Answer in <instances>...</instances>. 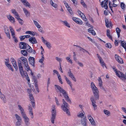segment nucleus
<instances>
[{
  "mask_svg": "<svg viewBox=\"0 0 126 126\" xmlns=\"http://www.w3.org/2000/svg\"><path fill=\"white\" fill-rule=\"evenodd\" d=\"M25 33L27 34H29L33 36L35 35V34L34 33V32L32 31H27Z\"/></svg>",
  "mask_w": 126,
  "mask_h": 126,
  "instance_id": "nucleus-30",
  "label": "nucleus"
},
{
  "mask_svg": "<svg viewBox=\"0 0 126 126\" xmlns=\"http://www.w3.org/2000/svg\"><path fill=\"white\" fill-rule=\"evenodd\" d=\"M41 38L43 42L47 46V47L49 49L51 47V46L50 43L48 42L47 41L45 40L43 37H41Z\"/></svg>",
  "mask_w": 126,
  "mask_h": 126,
  "instance_id": "nucleus-10",
  "label": "nucleus"
},
{
  "mask_svg": "<svg viewBox=\"0 0 126 126\" xmlns=\"http://www.w3.org/2000/svg\"><path fill=\"white\" fill-rule=\"evenodd\" d=\"M120 6L121 8L123 10H125V9L126 5L123 2H121L120 4Z\"/></svg>",
  "mask_w": 126,
  "mask_h": 126,
  "instance_id": "nucleus-33",
  "label": "nucleus"
},
{
  "mask_svg": "<svg viewBox=\"0 0 126 126\" xmlns=\"http://www.w3.org/2000/svg\"><path fill=\"white\" fill-rule=\"evenodd\" d=\"M106 47L109 48H110L112 47V46L111 44L109 43H107L106 44Z\"/></svg>",
  "mask_w": 126,
  "mask_h": 126,
  "instance_id": "nucleus-44",
  "label": "nucleus"
},
{
  "mask_svg": "<svg viewBox=\"0 0 126 126\" xmlns=\"http://www.w3.org/2000/svg\"><path fill=\"white\" fill-rule=\"evenodd\" d=\"M120 41L121 42V46L124 48L126 50V42L125 44V41Z\"/></svg>",
  "mask_w": 126,
  "mask_h": 126,
  "instance_id": "nucleus-28",
  "label": "nucleus"
},
{
  "mask_svg": "<svg viewBox=\"0 0 126 126\" xmlns=\"http://www.w3.org/2000/svg\"><path fill=\"white\" fill-rule=\"evenodd\" d=\"M19 46L20 48L26 49L28 47H29V45L25 42H21L20 43Z\"/></svg>",
  "mask_w": 126,
  "mask_h": 126,
  "instance_id": "nucleus-7",
  "label": "nucleus"
},
{
  "mask_svg": "<svg viewBox=\"0 0 126 126\" xmlns=\"http://www.w3.org/2000/svg\"><path fill=\"white\" fill-rule=\"evenodd\" d=\"M58 79L59 80V82L61 84H62L63 83V82L62 81V79L60 75H59V77H58Z\"/></svg>",
  "mask_w": 126,
  "mask_h": 126,
  "instance_id": "nucleus-51",
  "label": "nucleus"
},
{
  "mask_svg": "<svg viewBox=\"0 0 126 126\" xmlns=\"http://www.w3.org/2000/svg\"><path fill=\"white\" fill-rule=\"evenodd\" d=\"M38 28V30L39 32H41L42 33H44V31L43 30L42 28L41 27V26L40 28Z\"/></svg>",
  "mask_w": 126,
  "mask_h": 126,
  "instance_id": "nucleus-47",
  "label": "nucleus"
},
{
  "mask_svg": "<svg viewBox=\"0 0 126 126\" xmlns=\"http://www.w3.org/2000/svg\"><path fill=\"white\" fill-rule=\"evenodd\" d=\"M72 19L77 23L79 25H82L83 23L82 22L81 20L78 18L73 17L72 18Z\"/></svg>",
  "mask_w": 126,
  "mask_h": 126,
  "instance_id": "nucleus-11",
  "label": "nucleus"
},
{
  "mask_svg": "<svg viewBox=\"0 0 126 126\" xmlns=\"http://www.w3.org/2000/svg\"><path fill=\"white\" fill-rule=\"evenodd\" d=\"M56 60L58 62H60H60H61L62 61V59L59 58L58 57H56L55 58Z\"/></svg>",
  "mask_w": 126,
  "mask_h": 126,
  "instance_id": "nucleus-53",
  "label": "nucleus"
},
{
  "mask_svg": "<svg viewBox=\"0 0 126 126\" xmlns=\"http://www.w3.org/2000/svg\"><path fill=\"white\" fill-rule=\"evenodd\" d=\"M116 31L118 35V37L120 36V33L121 32V30L118 28H117L116 29Z\"/></svg>",
  "mask_w": 126,
  "mask_h": 126,
  "instance_id": "nucleus-27",
  "label": "nucleus"
},
{
  "mask_svg": "<svg viewBox=\"0 0 126 126\" xmlns=\"http://www.w3.org/2000/svg\"><path fill=\"white\" fill-rule=\"evenodd\" d=\"M15 16V18L17 19L18 20H19V19H20L18 14H17V15H16Z\"/></svg>",
  "mask_w": 126,
  "mask_h": 126,
  "instance_id": "nucleus-64",
  "label": "nucleus"
},
{
  "mask_svg": "<svg viewBox=\"0 0 126 126\" xmlns=\"http://www.w3.org/2000/svg\"><path fill=\"white\" fill-rule=\"evenodd\" d=\"M89 120L92 125L94 126H95L96 123L94 119H90Z\"/></svg>",
  "mask_w": 126,
  "mask_h": 126,
  "instance_id": "nucleus-25",
  "label": "nucleus"
},
{
  "mask_svg": "<svg viewBox=\"0 0 126 126\" xmlns=\"http://www.w3.org/2000/svg\"><path fill=\"white\" fill-rule=\"evenodd\" d=\"M31 102L32 107L33 108H34L35 106V103L34 102V101H32Z\"/></svg>",
  "mask_w": 126,
  "mask_h": 126,
  "instance_id": "nucleus-52",
  "label": "nucleus"
},
{
  "mask_svg": "<svg viewBox=\"0 0 126 126\" xmlns=\"http://www.w3.org/2000/svg\"><path fill=\"white\" fill-rule=\"evenodd\" d=\"M52 108V117L51 118H55L56 115V112L55 108V106L53 105Z\"/></svg>",
  "mask_w": 126,
  "mask_h": 126,
  "instance_id": "nucleus-8",
  "label": "nucleus"
},
{
  "mask_svg": "<svg viewBox=\"0 0 126 126\" xmlns=\"http://www.w3.org/2000/svg\"><path fill=\"white\" fill-rule=\"evenodd\" d=\"M93 27H92L91 28H90L88 29V31L89 33H91L93 35H95L96 34L95 31L93 30Z\"/></svg>",
  "mask_w": 126,
  "mask_h": 126,
  "instance_id": "nucleus-17",
  "label": "nucleus"
},
{
  "mask_svg": "<svg viewBox=\"0 0 126 126\" xmlns=\"http://www.w3.org/2000/svg\"><path fill=\"white\" fill-rule=\"evenodd\" d=\"M20 72L22 77L23 78H24L25 77L27 80L28 81V83H29L30 82V79L27 72L25 71H24V70H23L21 72V71H20Z\"/></svg>",
  "mask_w": 126,
  "mask_h": 126,
  "instance_id": "nucleus-5",
  "label": "nucleus"
},
{
  "mask_svg": "<svg viewBox=\"0 0 126 126\" xmlns=\"http://www.w3.org/2000/svg\"><path fill=\"white\" fill-rule=\"evenodd\" d=\"M68 75L70 77L71 76L73 75L70 69H69V71L68 72Z\"/></svg>",
  "mask_w": 126,
  "mask_h": 126,
  "instance_id": "nucleus-50",
  "label": "nucleus"
},
{
  "mask_svg": "<svg viewBox=\"0 0 126 126\" xmlns=\"http://www.w3.org/2000/svg\"><path fill=\"white\" fill-rule=\"evenodd\" d=\"M4 30L5 31V33L7 32H9V31L8 30V28L6 26H4Z\"/></svg>",
  "mask_w": 126,
  "mask_h": 126,
  "instance_id": "nucleus-46",
  "label": "nucleus"
},
{
  "mask_svg": "<svg viewBox=\"0 0 126 126\" xmlns=\"http://www.w3.org/2000/svg\"><path fill=\"white\" fill-rule=\"evenodd\" d=\"M0 97L3 100L4 103H6V101L5 96L3 94L2 95H0Z\"/></svg>",
  "mask_w": 126,
  "mask_h": 126,
  "instance_id": "nucleus-24",
  "label": "nucleus"
},
{
  "mask_svg": "<svg viewBox=\"0 0 126 126\" xmlns=\"http://www.w3.org/2000/svg\"><path fill=\"white\" fill-rule=\"evenodd\" d=\"M24 121L25 122L26 125H28L29 123V119H24Z\"/></svg>",
  "mask_w": 126,
  "mask_h": 126,
  "instance_id": "nucleus-54",
  "label": "nucleus"
},
{
  "mask_svg": "<svg viewBox=\"0 0 126 126\" xmlns=\"http://www.w3.org/2000/svg\"><path fill=\"white\" fill-rule=\"evenodd\" d=\"M105 21L106 27L108 28L110 27V26L109 23V21L108 20V19H107L106 18L105 19Z\"/></svg>",
  "mask_w": 126,
  "mask_h": 126,
  "instance_id": "nucleus-29",
  "label": "nucleus"
},
{
  "mask_svg": "<svg viewBox=\"0 0 126 126\" xmlns=\"http://www.w3.org/2000/svg\"><path fill=\"white\" fill-rule=\"evenodd\" d=\"M117 59V60H116L119 63H123L124 62L122 59L120 57Z\"/></svg>",
  "mask_w": 126,
  "mask_h": 126,
  "instance_id": "nucleus-32",
  "label": "nucleus"
},
{
  "mask_svg": "<svg viewBox=\"0 0 126 126\" xmlns=\"http://www.w3.org/2000/svg\"><path fill=\"white\" fill-rule=\"evenodd\" d=\"M103 85L102 81L99 82V85L100 87H102Z\"/></svg>",
  "mask_w": 126,
  "mask_h": 126,
  "instance_id": "nucleus-62",
  "label": "nucleus"
},
{
  "mask_svg": "<svg viewBox=\"0 0 126 126\" xmlns=\"http://www.w3.org/2000/svg\"><path fill=\"white\" fill-rule=\"evenodd\" d=\"M29 96L31 101H34V98L33 97V96L32 94H30L29 95Z\"/></svg>",
  "mask_w": 126,
  "mask_h": 126,
  "instance_id": "nucleus-42",
  "label": "nucleus"
},
{
  "mask_svg": "<svg viewBox=\"0 0 126 126\" xmlns=\"http://www.w3.org/2000/svg\"><path fill=\"white\" fill-rule=\"evenodd\" d=\"M99 60L100 63L101 64L102 66H103V67L105 66V67L106 68V67L105 65V64L103 62L102 58L99 59Z\"/></svg>",
  "mask_w": 126,
  "mask_h": 126,
  "instance_id": "nucleus-35",
  "label": "nucleus"
},
{
  "mask_svg": "<svg viewBox=\"0 0 126 126\" xmlns=\"http://www.w3.org/2000/svg\"><path fill=\"white\" fill-rule=\"evenodd\" d=\"M18 107L19 109L20 110L21 113L24 111L21 105H18Z\"/></svg>",
  "mask_w": 126,
  "mask_h": 126,
  "instance_id": "nucleus-41",
  "label": "nucleus"
},
{
  "mask_svg": "<svg viewBox=\"0 0 126 126\" xmlns=\"http://www.w3.org/2000/svg\"><path fill=\"white\" fill-rule=\"evenodd\" d=\"M27 50L29 52H31L32 51V48L29 46V47H27Z\"/></svg>",
  "mask_w": 126,
  "mask_h": 126,
  "instance_id": "nucleus-43",
  "label": "nucleus"
},
{
  "mask_svg": "<svg viewBox=\"0 0 126 126\" xmlns=\"http://www.w3.org/2000/svg\"><path fill=\"white\" fill-rule=\"evenodd\" d=\"M66 59L67 61V62L69 63H70L71 64L72 63V61L71 59H70V58L69 57H66Z\"/></svg>",
  "mask_w": 126,
  "mask_h": 126,
  "instance_id": "nucleus-34",
  "label": "nucleus"
},
{
  "mask_svg": "<svg viewBox=\"0 0 126 126\" xmlns=\"http://www.w3.org/2000/svg\"><path fill=\"white\" fill-rule=\"evenodd\" d=\"M104 113L107 115L109 116L110 115V111L107 110H104Z\"/></svg>",
  "mask_w": 126,
  "mask_h": 126,
  "instance_id": "nucleus-37",
  "label": "nucleus"
},
{
  "mask_svg": "<svg viewBox=\"0 0 126 126\" xmlns=\"http://www.w3.org/2000/svg\"><path fill=\"white\" fill-rule=\"evenodd\" d=\"M12 64L13 66L16 69V70L18 69V68L16 62L15 63H12Z\"/></svg>",
  "mask_w": 126,
  "mask_h": 126,
  "instance_id": "nucleus-45",
  "label": "nucleus"
},
{
  "mask_svg": "<svg viewBox=\"0 0 126 126\" xmlns=\"http://www.w3.org/2000/svg\"><path fill=\"white\" fill-rule=\"evenodd\" d=\"M110 31L109 29H107V35L108 37L110 39L112 40V37L110 34Z\"/></svg>",
  "mask_w": 126,
  "mask_h": 126,
  "instance_id": "nucleus-20",
  "label": "nucleus"
},
{
  "mask_svg": "<svg viewBox=\"0 0 126 126\" xmlns=\"http://www.w3.org/2000/svg\"><path fill=\"white\" fill-rule=\"evenodd\" d=\"M23 11L25 13L26 16L29 17L30 16V12H29L25 8H24L23 9Z\"/></svg>",
  "mask_w": 126,
  "mask_h": 126,
  "instance_id": "nucleus-18",
  "label": "nucleus"
},
{
  "mask_svg": "<svg viewBox=\"0 0 126 126\" xmlns=\"http://www.w3.org/2000/svg\"><path fill=\"white\" fill-rule=\"evenodd\" d=\"M20 40L21 41L25 39V37L24 35L21 36L19 37Z\"/></svg>",
  "mask_w": 126,
  "mask_h": 126,
  "instance_id": "nucleus-55",
  "label": "nucleus"
},
{
  "mask_svg": "<svg viewBox=\"0 0 126 126\" xmlns=\"http://www.w3.org/2000/svg\"><path fill=\"white\" fill-rule=\"evenodd\" d=\"M21 52L25 56H27L28 55V53L26 50H22L21 51Z\"/></svg>",
  "mask_w": 126,
  "mask_h": 126,
  "instance_id": "nucleus-26",
  "label": "nucleus"
},
{
  "mask_svg": "<svg viewBox=\"0 0 126 126\" xmlns=\"http://www.w3.org/2000/svg\"><path fill=\"white\" fill-rule=\"evenodd\" d=\"M77 64L79 65L80 67H83V65L79 61L77 62L76 63Z\"/></svg>",
  "mask_w": 126,
  "mask_h": 126,
  "instance_id": "nucleus-49",
  "label": "nucleus"
},
{
  "mask_svg": "<svg viewBox=\"0 0 126 126\" xmlns=\"http://www.w3.org/2000/svg\"><path fill=\"white\" fill-rule=\"evenodd\" d=\"M24 68L27 71H28L29 70H31L30 67L28 65V63L24 64Z\"/></svg>",
  "mask_w": 126,
  "mask_h": 126,
  "instance_id": "nucleus-19",
  "label": "nucleus"
},
{
  "mask_svg": "<svg viewBox=\"0 0 126 126\" xmlns=\"http://www.w3.org/2000/svg\"><path fill=\"white\" fill-rule=\"evenodd\" d=\"M44 58H41L39 61V63H43V61H44Z\"/></svg>",
  "mask_w": 126,
  "mask_h": 126,
  "instance_id": "nucleus-63",
  "label": "nucleus"
},
{
  "mask_svg": "<svg viewBox=\"0 0 126 126\" xmlns=\"http://www.w3.org/2000/svg\"><path fill=\"white\" fill-rule=\"evenodd\" d=\"M64 77L65 79L67 82V83L70 85V86L71 87V88L72 89V85L71 84V81L69 80L68 78H67V77L65 76H64Z\"/></svg>",
  "mask_w": 126,
  "mask_h": 126,
  "instance_id": "nucleus-21",
  "label": "nucleus"
},
{
  "mask_svg": "<svg viewBox=\"0 0 126 126\" xmlns=\"http://www.w3.org/2000/svg\"><path fill=\"white\" fill-rule=\"evenodd\" d=\"M84 114L82 112H79L77 114V116L78 117H82V116H84Z\"/></svg>",
  "mask_w": 126,
  "mask_h": 126,
  "instance_id": "nucleus-39",
  "label": "nucleus"
},
{
  "mask_svg": "<svg viewBox=\"0 0 126 126\" xmlns=\"http://www.w3.org/2000/svg\"><path fill=\"white\" fill-rule=\"evenodd\" d=\"M16 119L17 120L16 122V126H20L21 123V119Z\"/></svg>",
  "mask_w": 126,
  "mask_h": 126,
  "instance_id": "nucleus-22",
  "label": "nucleus"
},
{
  "mask_svg": "<svg viewBox=\"0 0 126 126\" xmlns=\"http://www.w3.org/2000/svg\"><path fill=\"white\" fill-rule=\"evenodd\" d=\"M18 65L19 70L21 71H21H22L23 70L22 63L24 64L28 63L27 61L26 58L23 56L21 57L18 59Z\"/></svg>",
  "mask_w": 126,
  "mask_h": 126,
  "instance_id": "nucleus-3",
  "label": "nucleus"
},
{
  "mask_svg": "<svg viewBox=\"0 0 126 126\" xmlns=\"http://www.w3.org/2000/svg\"><path fill=\"white\" fill-rule=\"evenodd\" d=\"M21 113L22 116V117L23 118H28L27 117L26 114L24 111L21 112Z\"/></svg>",
  "mask_w": 126,
  "mask_h": 126,
  "instance_id": "nucleus-36",
  "label": "nucleus"
},
{
  "mask_svg": "<svg viewBox=\"0 0 126 126\" xmlns=\"http://www.w3.org/2000/svg\"><path fill=\"white\" fill-rule=\"evenodd\" d=\"M104 1H103L101 3V5L102 7H104L106 9H107L108 8V6H104Z\"/></svg>",
  "mask_w": 126,
  "mask_h": 126,
  "instance_id": "nucleus-38",
  "label": "nucleus"
},
{
  "mask_svg": "<svg viewBox=\"0 0 126 126\" xmlns=\"http://www.w3.org/2000/svg\"><path fill=\"white\" fill-rule=\"evenodd\" d=\"M54 86L57 89H56L57 92H58V91H57V90H59V91L62 94L65 100L67 102H69L70 104H71V100L69 98L68 96V94L66 91L62 87L58 85H54Z\"/></svg>",
  "mask_w": 126,
  "mask_h": 126,
  "instance_id": "nucleus-2",
  "label": "nucleus"
},
{
  "mask_svg": "<svg viewBox=\"0 0 126 126\" xmlns=\"http://www.w3.org/2000/svg\"><path fill=\"white\" fill-rule=\"evenodd\" d=\"M81 3L83 6L84 8H87V6L84 1L82 0H81Z\"/></svg>",
  "mask_w": 126,
  "mask_h": 126,
  "instance_id": "nucleus-40",
  "label": "nucleus"
},
{
  "mask_svg": "<svg viewBox=\"0 0 126 126\" xmlns=\"http://www.w3.org/2000/svg\"><path fill=\"white\" fill-rule=\"evenodd\" d=\"M7 67L10 69L12 71H13V70L12 68V66L10 64H9V66H7Z\"/></svg>",
  "mask_w": 126,
  "mask_h": 126,
  "instance_id": "nucleus-58",
  "label": "nucleus"
},
{
  "mask_svg": "<svg viewBox=\"0 0 126 126\" xmlns=\"http://www.w3.org/2000/svg\"><path fill=\"white\" fill-rule=\"evenodd\" d=\"M28 110H29V113L30 115H31V117L32 118L33 117V113L32 111V108L31 107V105H30L28 107Z\"/></svg>",
  "mask_w": 126,
  "mask_h": 126,
  "instance_id": "nucleus-14",
  "label": "nucleus"
},
{
  "mask_svg": "<svg viewBox=\"0 0 126 126\" xmlns=\"http://www.w3.org/2000/svg\"><path fill=\"white\" fill-rule=\"evenodd\" d=\"M62 101L63 104L61 106L62 109L63 111L66 112L67 114H69L70 112L68 109L69 107V105L64 99H62Z\"/></svg>",
  "mask_w": 126,
  "mask_h": 126,
  "instance_id": "nucleus-4",
  "label": "nucleus"
},
{
  "mask_svg": "<svg viewBox=\"0 0 126 126\" xmlns=\"http://www.w3.org/2000/svg\"><path fill=\"white\" fill-rule=\"evenodd\" d=\"M21 1L23 4L24 6L30 8L31 5L27 0H20Z\"/></svg>",
  "mask_w": 126,
  "mask_h": 126,
  "instance_id": "nucleus-13",
  "label": "nucleus"
},
{
  "mask_svg": "<svg viewBox=\"0 0 126 126\" xmlns=\"http://www.w3.org/2000/svg\"><path fill=\"white\" fill-rule=\"evenodd\" d=\"M61 21L63 23V25H65L66 26L68 27H70V26L69 24L65 20L63 21L62 20Z\"/></svg>",
  "mask_w": 126,
  "mask_h": 126,
  "instance_id": "nucleus-23",
  "label": "nucleus"
},
{
  "mask_svg": "<svg viewBox=\"0 0 126 126\" xmlns=\"http://www.w3.org/2000/svg\"><path fill=\"white\" fill-rule=\"evenodd\" d=\"M116 74L122 80H123L124 79L126 80V74L125 75L122 72L120 71H118V72H116Z\"/></svg>",
  "mask_w": 126,
  "mask_h": 126,
  "instance_id": "nucleus-6",
  "label": "nucleus"
},
{
  "mask_svg": "<svg viewBox=\"0 0 126 126\" xmlns=\"http://www.w3.org/2000/svg\"><path fill=\"white\" fill-rule=\"evenodd\" d=\"M55 102L56 103V104L57 106H59L60 105V104L59 103V102L57 98L55 97Z\"/></svg>",
  "mask_w": 126,
  "mask_h": 126,
  "instance_id": "nucleus-48",
  "label": "nucleus"
},
{
  "mask_svg": "<svg viewBox=\"0 0 126 126\" xmlns=\"http://www.w3.org/2000/svg\"><path fill=\"white\" fill-rule=\"evenodd\" d=\"M18 21L19 23L21 25H22L23 24V20L21 19H19Z\"/></svg>",
  "mask_w": 126,
  "mask_h": 126,
  "instance_id": "nucleus-60",
  "label": "nucleus"
},
{
  "mask_svg": "<svg viewBox=\"0 0 126 126\" xmlns=\"http://www.w3.org/2000/svg\"><path fill=\"white\" fill-rule=\"evenodd\" d=\"M87 120L86 119H82L81 120V123L83 126H86L87 125Z\"/></svg>",
  "mask_w": 126,
  "mask_h": 126,
  "instance_id": "nucleus-16",
  "label": "nucleus"
},
{
  "mask_svg": "<svg viewBox=\"0 0 126 126\" xmlns=\"http://www.w3.org/2000/svg\"><path fill=\"white\" fill-rule=\"evenodd\" d=\"M12 13L14 14L15 15H17L18 13L16 11V10L15 9L12 10Z\"/></svg>",
  "mask_w": 126,
  "mask_h": 126,
  "instance_id": "nucleus-57",
  "label": "nucleus"
},
{
  "mask_svg": "<svg viewBox=\"0 0 126 126\" xmlns=\"http://www.w3.org/2000/svg\"><path fill=\"white\" fill-rule=\"evenodd\" d=\"M92 89L94 94V96L92 95L91 96L90 100L92 103V105L93 107L94 110H96L97 107V105L95 104L96 100L99 99V92L96 86Z\"/></svg>",
  "mask_w": 126,
  "mask_h": 126,
  "instance_id": "nucleus-1",
  "label": "nucleus"
},
{
  "mask_svg": "<svg viewBox=\"0 0 126 126\" xmlns=\"http://www.w3.org/2000/svg\"><path fill=\"white\" fill-rule=\"evenodd\" d=\"M70 77L74 81H76V79L74 77V75H73Z\"/></svg>",
  "mask_w": 126,
  "mask_h": 126,
  "instance_id": "nucleus-56",
  "label": "nucleus"
},
{
  "mask_svg": "<svg viewBox=\"0 0 126 126\" xmlns=\"http://www.w3.org/2000/svg\"><path fill=\"white\" fill-rule=\"evenodd\" d=\"M5 33L6 34V35L7 36V37L9 39H10V35L9 32H7Z\"/></svg>",
  "mask_w": 126,
  "mask_h": 126,
  "instance_id": "nucleus-61",
  "label": "nucleus"
},
{
  "mask_svg": "<svg viewBox=\"0 0 126 126\" xmlns=\"http://www.w3.org/2000/svg\"><path fill=\"white\" fill-rule=\"evenodd\" d=\"M8 19L10 22L12 23H13L15 22V19L14 17L11 16L10 15H9L7 16Z\"/></svg>",
  "mask_w": 126,
  "mask_h": 126,
  "instance_id": "nucleus-15",
  "label": "nucleus"
},
{
  "mask_svg": "<svg viewBox=\"0 0 126 126\" xmlns=\"http://www.w3.org/2000/svg\"><path fill=\"white\" fill-rule=\"evenodd\" d=\"M33 23L37 28H40L41 26L35 20L33 21Z\"/></svg>",
  "mask_w": 126,
  "mask_h": 126,
  "instance_id": "nucleus-31",
  "label": "nucleus"
},
{
  "mask_svg": "<svg viewBox=\"0 0 126 126\" xmlns=\"http://www.w3.org/2000/svg\"><path fill=\"white\" fill-rule=\"evenodd\" d=\"M91 86L92 89L95 86L94 83L93 82H91Z\"/></svg>",
  "mask_w": 126,
  "mask_h": 126,
  "instance_id": "nucleus-59",
  "label": "nucleus"
},
{
  "mask_svg": "<svg viewBox=\"0 0 126 126\" xmlns=\"http://www.w3.org/2000/svg\"><path fill=\"white\" fill-rule=\"evenodd\" d=\"M29 62L30 64L33 67H35V60L34 58L30 56L28 59Z\"/></svg>",
  "mask_w": 126,
  "mask_h": 126,
  "instance_id": "nucleus-9",
  "label": "nucleus"
},
{
  "mask_svg": "<svg viewBox=\"0 0 126 126\" xmlns=\"http://www.w3.org/2000/svg\"><path fill=\"white\" fill-rule=\"evenodd\" d=\"M29 42L32 44H36L37 43L35 38L33 36L30 37L29 39Z\"/></svg>",
  "mask_w": 126,
  "mask_h": 126,
  "instance_id": "nucleus-12",
  "label": "nucleus"
}]
</instances>
